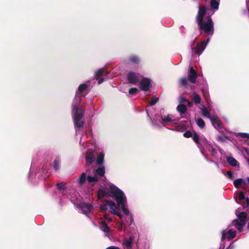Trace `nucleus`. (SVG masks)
Returning a JSON list of instances; mask_svg holds the SVG:
<instances>
[{"label": "nucleus", "instance_id": "40", "mask_svg": "<svg viewBox=\"0 0 249 249\" xmlns=\"http://www.w3.org/2000/svg\"><path fill=\"white\" fill-rule=\"evenodd\" d=\"M238 198L240 200L245 199V195L243 192H240L238 195Z\"/></svg>", "mask_w": 249, "mask_h": 249}, {"label": "nucleus", "instance_id": "38", "mask_svg": "<svg viewBox=\"0 0 249 249\" xmlns=\"http://www.w3.org/2000/svg\"><path fill=\"white\" fill-rule=\"evenodd\" d=\"M192 135H193V134L192 133V132L188 130V131H186L185 133H184L183 134V136L186 137V138H190V137H192Z\"/></svg>", "mask_w": 249, "mask_h": 249}, {"label": "nucleus", "instance_id": "2", "mask_svg": "<svg viewBox=\"0 0 249 249\" xmlns=\"http://www.w3.org/2000/svg\"><path fill=\"white\" fill-rule=\"evenodd\" d=\"M235 214L237 216V218L232 221L228 227L222 232L221 241H223L225 239L229 241L235 238L236 236L237 230L240 234L246 233H243V229L246 224V220L247 214L245 212H241L238 213L237 211L235 212Z\"/></svg>", "mask_w": 249, "mask_h": 249}, {"label": "nucleus", "instance_id": "56", "mask_svg": "<svg viewBox=\"0 0 249 249\" xmlns=\"http://www.w3.org/2000/svg\"><path fill=\"white\" fill-rule=\"evenodd\" d=\"M195 40H194L192 41V43H195Z\"/></svg>", "mask_w": 249, "mask_h": 249}, {"label": "nucleus", "instance_id": "55", "mask_svg": "<svg viewBox=\"0 0 249 249\" xmlns=\"http://www.w3.org/2000/svg\"><path fill=\"white\" fill-rule=\"evenodd\" d=\"M248 229L249 230V222L248 223Z\"/></svg>", "mask_w": 249, "mask_h": 249}, {"label": "nucleus", "instance_id": "37", "mask_svg": "<svg viewBox=\"0 0 249 249\" xmlns=\"http://www.w3.org/2000/svg\"><path fill=\"white\" fill-rule=\"evenodd\" d=\"M211 149H209V151L211 152L212 156L214 157L217 154V150L216 149L213 147L212 146L211 147Z\"/></svg>", "mask_w": 249, "mask_h": 249}, {"label": "nucleus", "instance_id": "26", "mask_svg": "<svg viewBox=\"0 0 249 249\" xmlns=\"http://www.w3.org/2000/svg\"><path fill=\"white\" fill-rule=\"evenodd\" d=\"M203 95L206 100V102L207 104H209L210 102H211L210 99V94L209 92L208 91V89H203L202 90Z\"/></svg>", "mask_w": 249, "mask_h": 249}, {"label": "nucleus", "instance_id": "24", "mask_svg": "<svg viewBox=\"0 0 249 249\" xmlns=\"http://www.w3.org/2000/svg\"><path fill=\"white\" fill-rule=\"evenodd\" d=\"M105 154L103 152H101L97 155L96 163L97 165H102L104 160Z\"/></svg>", "mask_w": 249, "mask_h": 249}, {"label": "nucleus", "instance_id": "11", "mask_svg": "<svg viewBox=\"0 0 249 249\" xmlns=\"http://www.w3.org/2000/svg\"><path fill=\"white\" fill-rule=\"evenodd\" d=\"M85 159L87 161L86 167L88 169L89 167H90V164L92 163L95 160L94 150L91 149H88L86 153Z\"/></svg>", "mask_w": 249, "mask_h": 249}, {"label": "nucleus", "instance_id": "52", "mask_svg": "<svg viewBox=\"0 0 249 249\" xmlns=\"http://www.w3.org/2000/svg\"><path fill=\"white\" fill-rule=\"evenodd\" d=\"M246 200H247L248 204H249V199L248 198H247Z\"/></svg>", "mask_w": 249, "mask_h": 249}, {"label": "nucleus", "instance_id": "3", "mask_svg": "<svg viewBox=\"0 0 249 249\" xmlns=\"http://www.w3.org/2000/svg\"><path fill=\"white\" fill-rule=\"evenodd\" d=\"M94 175H90V167L86 169L85 172H83L79 177L77 180L79 186H82L86 184L94 185L101 177H104L105 169L104 167H98L94 170Z\"/></svg>", "mask_w": 249, "mask_h": 249}, {"label": "nucleus", "instance_id": "45", "mask_svg": "<svg viewBox=\"0 0 249 249\" xmlns=\"http://www.w3.org/2000/svg\"><path fill=\"white\" fill-rule=\"evenodd\" d=\"M186 103L188 105V107H190L192 106V103L189 100H187Z\"/></svg>", "mask_w": 249, "mask_h": 249}, {"label": "nucleus", "instance_id": "54", "mask_svg": "<svg viewBox=\"0 0 249 249\" xmlns=\"http://www.w3.org/2000/svg\"><path fill=\"white\" fill-rule=\"evenodd\" d=\"M213 163H214V164H215L216 165L218 166V163H217V162H214V161H213Z\"/></svg>", "mask_w": 249, "mask_h": 249}, {"label": "nucleus", "instance_id": "32", "mask_svg": "<svg viewBox=\"0 0 249 249\" xmlns=\"http://www.w3.org/2000/svg\"><path fill=\"white\" fill-rule=\"evenodd\" d=\"M217 140L221 142H224L226 141V140H229V138L227 136L224 135H220L217 137Z\"/></svg>", "mask_w": 249, "mask_h": 249}, {"label": "nucleus", "instance_id": "28", "mask_svg": "<svg viewBox=\"0 0 249 249\" xmlns=\"http://www.w3.org/2000/svg\"><path fill=\"white\" fill-rule=\"evenodd\" d=\"M220 0H211V6L214 10H218Z\"/></svg>", "mask_w": 249, "mask_h": 249}, {"label": "nucleus", "instance_id": "17", "mask_svg": "<svg viewBox=\"0 0 249 249\" xmlns=\"http://www.w3.org/2000/svg\"><path fill=\"white\" fill-rule=\"evenodd\" d=\"M100 229L105 233L106 236L109 237L110 229L105 221L100 222Z\"/></svg>", "mask_w": 249, "mask_h": 249}, {"label": "nucleus", "instance_id": "43", "mask_svg": "<svg viewBox=\"0 0 249 249\" xmlns=\"http://www.w3.org/2000/svg\"><path fill=\"white\" fill-rule=\"evenodd\" d=\"M106 249H120V248L117 246H111L107 248Z\"/></svg>", "mask_w": 249, "mask_h": 249}, {"label": "nucleus", "instance_id": "4", "mask_svg": "<svg viewBox=\"0 0 249 249\" xmlns=\"http://www.w3.org/2000/svg\"><path fill=\"white\" fill-rule=\"evenodd\" d=\"M200 33L202 32L208 35L212 36L214 33V24L210 16L206 17L205 19L197 21Z\"/></svg>", "mask_w": 249, "mask_h": 249}, {"label": "nucleus", "instance_id": "47", "mask_svg": "<svg viewBox=\"0 0 249 249\" xmlns=\"http://www.w3.org/2000/svg\"><path fill=\"white\" fill-rule=\"evenodd\" d=\"M105 217L106 219H108V221H109L110 222L112 221V218L109 217L108 216H107V215H105Z\"/></svg>", "mask_w": 249, "mask_h": 249}, {"label": "nucleus", "instance_id": "12", "mask_svg": "<svg viewBox=\"0 0 249 249\" xmlns=\"http://www.w3.org/2000/svg\"><path fill=\"white\" fill-rule=\"evenodd\" d=\"M140 58L138 56L132 55L125 60V64L127 66L137 65L140 64Z\"/></svg>", "mask_w": 249, "mask_h": 249}, {"label": "nucleus", "instance_id": "13", "mask_svg": "<svg viewBox=\"0 0 249 249\" xmlns=\"http://www.w3.org/2000/svg\"><path fill=\"white\" fill-rule=\"evenodd\" d=\"M81 96L77 95V94L75 93V97L72 103V111L73 110H85L83 107L79 106L81 101Z\"/></svg>", "mask_w": 249, "mask_h": 249}, {"label": "nucleus", "instance_id": "6", "mask_svg": "<svg viewBox=\"0 0 249 249\" xmlns=\"http://www.w3.org/2000/svg\"><path fill=\"white\" fill-rule=\"evenodd\" d=\"M156 118L157 120L164 127L166 124H169L171 126H176L177 124L176 122L178 121L180 119L179 118L176 117L172 114H168L166 116H161L160 119H158L157 117H156Z\"/></svg>", "mask_w": 249, "mask_h": 249}, {"label": "nucleus", "instance_id": "5", "mask_svg": "<svg viewBox=\"0 0 249 249\" xmlns=\"http://www.w3.org/2000/svg\"><path fill=\"white\" fill-rule=\"evenodd\" d=\"M85 111V110H73L72 111V117L76 135L78 134L79 129L84 126V122L82 120V119L84 117Z\"/></svg>", "mask_w": 249, "mask_h": 249}, {"label": "nucleus", "instance_id": "46", "mask_svg": "<svg viewBox=\"0 0 249 249\" xmlns=\"http://www.w3.org/2000/svg\"><path fill=\"white\" fill-rule=\"evenodd\" d=\"M104 80H105V79H104V78H102L100 79L98 81V84L99 85L101 84V83H102L104 81Z\"/></svg>", "mask_w": 249, "mask_h": 249}, {"label": "nucleus", "instance_id": "18", "mask_svg": "<svg viewBox=\"0 0 249 249\" xmlns=\"http://www.w3.org/2000/svg\"><path fill=\"white\" fill-rule=\"evenodd\" d=\"M226 160L227 162L233 167L239 168V163L238 161L233 157L231 156H227L226 157Z\"/></svg>", "mask_w": 249, "mask_h": 249}, {"label": "nucleus", "instance_id": "21", "mask_svg": "<svg viewBox=\"0 0 249 249\" xmlns=\"http://www.w3.org/2000/svg\"><path fill=\"white\" fill-rule=\"evenodd\" d=\"M133 239L130 237L129 239H124L123 242V246L124 248L131 249L132 246Z\"/></svg>", "mask_w": 249, "mask_h": 249}, {"label": "nucleus", "instance_id": "36", "mask_svg": "<svg viewBox=\"0 0 249 249\" xmlns=\"http://www.w3.org/2000/svg\"><path fill=\"white\" fill-rule=\"evenodd\" d=\"M138 89L137 88H131L129 90V93L131 95H133L136 93L138 91Z\"/></svg>", "mask_w": 249, "mask_h": 249}, {"label": "nucleus", "instance_id": "39", "mask_svg": "<svg viewBox=\"0 0 249 249\" xmlns=\"http://www.w3.org/2000/svg\"><path fill=\"white\" fill-rule=\"evenodd\" d=\"M158 100H159V98H158L154 97V98H152V99L151 100V101L150 102V106H154V105H155L157 103Z\"/></svg>", "mask_w": 249, "mask_h": 249}, {"label": "nucleus", "instance_id": "30", "mask_svg": "<svg viewBox=\"0 0 249 249\" xmlns=\"http://www.w3.org/2000/svg\"><path fill=\"white\" fill-rule=\"evenodd\" d=\"M196 123L198 126L200 128H203L205 127V122L201 118H197L196 120Z\"/></svg>", "mask_w": 249, "mask_h": 249}, {"label": "nucleus", "instance_id": "33", "mask_svg": "<svg viewBox=\"0 0 249 249\" xmlns=\"http://www.w3.org/2000/svg\"><path fill=\"white\" fill-rule=\"evenodd\" d=\"M188 81L186 77H182L179 80V84L182 86H186L187 85Z\"/></svg>", "mask_w": 249, "mask_h": 249}, {"label": "nucleus", "instance_id": "19", "mask_svg": "<svg viewBox=\"0 0 249 249\" xmlns=\"http://www.w3.org/2000/svg\"><path fill=\"white\" fill-rule=\"evenodd\" d=\"M199 109H200L201 113L203 117H206L210 119L213 116L211 114L210 111L204 105H201L199 107Z\"/></svg>", "mask_w": 249, "mask_h": 249}, {"label": "nucleus", "instance_id": "53", "mask_svg": "<svg viewBox=\"0 0 249 249\" xmlns=\"http://www.w3.org/2000/svg\"><path fill=\"white\" fill-rule=\"evenodd\" d=\"M31 174V170H30V172L29 173V178H30Z\"/></svg>", "mask_w": 249, "mask_h": 249}, {"label": "nucleus", "instance_id": "48", "mask_svg": "<svg viewBox=\"0 0 249 249\" xmlns=\"http://www.w3.org/2000/svg\"><path fill=\"white\" fill-rule=\"evenodd\" d=\"M79 143H80V145H82L83 146H84V144H85V142H83L82 139V138H81V139H80V142H79Z\"/></svg>", "mask_w": 249, "mask_h": 249}, {"label": "nucleus", "instance_id": "7", "mask_svg": "<svg viewBox=\"0 0 249 249\" xmlns=\"http://www.w3.org/2000/svg\"><path fill=\"white\" fill-rule=\"evenodd\" d=\"M209 41L210 38L208 37L205 41L197 43L196 47L192 48V53L193 54H196L199 57L205 49Z\"/></svg>", "mask_w": 249, "mask_h": 249}, {"label": "nucleus", "instance_id": "42", "mask_svg": "<svg viewBox=\"0 0 249 249\" xmlns=\"http://www.w3.org/2000/svg\"><path fill=\"white\" fill-rule=\"evenodd\" d=\"M57 186L58 189L59 190H63L64 189V185L61 183H58L57 184Z\"/></svg>", "mask_w": 249, "mask_h": 249}, {"label": "nucleus", "instance_id": "35", "mask_svg": "<svg viewBox=\"0 0 249 249\" xmlns=\"http://www.w3.org/2000/svg\"><path fill=\"white\" fill-rule=\"evenodd\" d=\"M237 135L240 136L243 138H249V133L240 132L237 133Z\"/></svg>", "mask_w": 249, "mask_h": 249}, {"label": "nucleus", "instance_id": "31", "mask_svg": "<svg viewBox=\"0 0 249 249\" xmlns=\"http://www.w3.org/2000/svg\"><path fill=\"white\" fill-rule=\"evenodd\" d=\"M104 68H101L99 69L95 73V77L96 79L99 78L104 73Z\"/></svg>", "mask_w": 249, "mask_h": 249}, {"label": "nucleus", "instance_id": "44", "mask_svg": "<svg viewBox=\"0 0 249 249\" xmlns=\"http://www.w3.org/2000/svg\"><path fill=\"white\" fill-rule=\"evenodd\" d=\"M233 243L232 242L231 243V244L230 245V246L226 249H233L234 247V246L232 245V243Z\"/></svg>", "mask_w": 249, "mask_h": 249}, {"label": "nucleus", "instance_id": "49", "mask_svg": "<svg viewBox=\"0 0 249 249\" xmlns=\"http://www.w3.org/2000/svg\"><path fill=\"white\" fill-rule=\"evenodd\" d=\"M205 158L207 161L211 162H213V161L212 160H209L206 156H205Z\"/></svg>", "mask_w": 249, "mask_h": 249}, {"label": "nucleus", "instance_id": "29", "mask_svg": "<svg viewBox=\"0 0 249 249\" xmlns=\"http://www.w3.org/2000/svg\"><path fill=\"white\" fill-rule=\"evenodd\" d=\"M244 183V180L242 178L235 179L233 182V185L236 188H239Z\"/></svg>", "mask_w": 249, "mask_h": 249}, {"label": "nucleus", "instance_id": "25", "mask_svg": "<svg viewBox=\"0 0 249 249\" xmlns=\"http://www.w3.org/2000/svg\"><path fill=\"white\" fill-rule=\"evenodd\" d=\"M177 110L181 116L187 112V108L183 104H179L177 107Z\"/></svg>", "mask_w": 249, "mask_h": 249}, {"label": "nucleus", "instance_id": "23", "mask_svg": "<svg viewBox=\"0 0 249 249\" xmlns=\"http://www.w3.org/2000/svg\"><path fill=\"white\" fill-rule=\"evenodd\" d=\"M192 138L194 142L197 144L198 147L201 150V152L203 154L201 149V146L200 143V138L199 136L195 132L193 133Z\"/></svg>", "mask_w": 249, "mask_h": 249}, {"label": "nucleus", "instance_id": "1", "mask_svg": "<svg viewBox=\"0 0 249 249\" xmlns=\"http://www.w3.org/2000/svg\"><path fill=\"white\" fill-rule=\"evenodd\" d=\"M99 199L103 201V199L107 197L114 198L116 202L112 201H107V204L101 207L102 209H105L108 207L110 211L115 215L119 216L122 220L117 223V229L119 231L124 230L123 226L126 222H128L125 218L133 220L132 216L130 213L129 210L126 207V197L123 191L120 189L114 184L110 183L108 187H102L99 189L97 193Z\"/></svg>", "mask_w": 249, "mask_h": 249}, {"label": "nucleus", "instance_id": "50", "mask_svg": "<svg viewBox=\"0 0 249 249\" xmlns=\"http://www.w3.org/2000/svg\"><path fill=\"white\" fill-rule=\"evenodd\" d=\"M152 124L154 125L155 126H156V123L153 121H152Z\"/></svg>", "mask_w": 249, "mask_h": 249}, {"label": "nucleus", "instance_id": "14", "mask_svg": "<svg viewBox=\"0 0 249 249\" xmlns=\"http://www.w3.org/2000/svg\"><path fill=\"white\" fill-rule=\"evenodd\" d=\"M210 120L212 125L216 129L220 131L221 129L223 128L222 124L218 117L213 115Z\"/></svg>", "mask_w": 249, "mask_h": 249}, {"label": "nucleus", "instance_id": "9", "mask_svg": "<svg viewBox=\"0 0 249 249\" xmlns=\"http://www.w3.org/2000/svg\"><path fill=\"white\" fill-rule=\"evenodd\" d=\"M91 83L89 81H88L84 84L79 85L76 94L81 96H85L88 93V89L90 86Z\"/></svg>", "mask_w": 249, "mask_h": 249}, {"label": "nucleus", "instance_id": "10", "mask_svg": "<svg viewBox=\"0 0 249 249\" xmlns=\"http://www.w3.org/2000/svg\"><path fill=\"white\" fill-rule=\"evenodd\" d=\"M139 87L141 90L144 91L150 90L152 87L151 80L148 78H142L139 83Z\"/></svg>", "mask_w": 249, "mask_h": 249}, {"label": "nucleus", "instance_id": "41", "mask_svg": "<svg viewBox=\"0 0 249 249\" xmlns=\"http://www.w3.org/2000/svg\"><path fill=\"white\" fill-rule=\"evenodd\" d=\"M187 99H186V98L183 97H179V104H183V103H185L186 102Z\"/></svg>", "mask_w": 249, "mask_h": 249}, {"label": "nucleus", "instance_id": "22", "mask_svg": "<svg viewBox=\"0 0 249 249\" xmlns=\"http://www.w3.org/2000/svg\"><path fill=\"white\" fill-rule=\"evenodd\" d=\"M61 160L59 157H57L53 163V166L55 171H58L61 167Z\"/></svg>", "mask_w": 249, "mask_h": 249}, {"label": "nucleus", "instance_id": "34", "mask_svg": "<svg viewBox=\"0 0 249 249\" xmlns=\"http://www.w3.org/2000/svg\"><path fill=\"white\" fill-rule=\"evenodd\" d=\"M224 175L230 179L232 180L234 178L233 173L231 171H228L226 174L224 173Z\"/></svg>", "mask_w": 249, "mask_h": 249}, {"label": "nucleus", "instance_id": "51", "mask_svg": "<svg viewBox=\"0 0 249 249\" xmlns=\"http://www.w3.org/2000/svg\"><path fill=\"white\" fill-rule=\"evenodd\" d=\"M245 151H246V152H247L248 154H249L248 149L247 148H245Z\"/></svg>", "mask_w": 249, "mask_h": 249}, {"label": "nucleus", "instance_id": "20", "mask_svg": "<svg viewBox=\"0 0 249 249\" xmlns=\"http://www.w3.org/2000/svg\"><path fill=\"white\" fill-rule=\"evenodd\" d=\"M206 13V9L204 7H199V10L196 16V21L205 19L206 17H204Z\"/></svg>", "mask_w": 249, "mask_h": 249}, {"label": "nucleus", "instance_id": "8", "mask_svg": "<svg viewBox=\"0 0 249 249\" xmlns=\"http://www.w3.org/2000/svg\"><path fill=\"white\" fill-rule=\"evenodd\" d=\"M126 77L129 83L136 84L142 78V75L138 72L130 71L126 74Z\"/></svg>", "mask_w": 249, "mask_h": 249}, {"label": "nucleus", "instance_id": "16", "mask_svg": "<svg viewBox=\"0 0 249 249\" xmlns=\"http://www.w3.org/2000/svg\"><path fill=\"white\" fill-rule=\"evenodd\" d=\"M188 80L192 83H195L197 78V74L194 68L191 67L189 68L188 74Z\"/></svg>", "mask_w": 249, "mask_h": 249}, {"label": "nucleus", "instance_id": "15", "mask_svg": "<svg viewBox=\"0 0 249 249\" xmlns=\"http://www.w3.org/2000/svg\"><path fill=\"white\" fill-rule=\"evenodd\" d=\"M78 207L83 213L87 215L90 213L92 209V206L90 204L85 203L78 205Z\"/></svg>", "mask_w": 249, "mask_h": 249}, {"label": "nucleus", "instance_id": "27", "mask_svg": "<svg viewBox=\"0 0 249 249\" xmlns=\"http://www.w3.org/2000/svg\"><path fill=\"white\" fill-rule=\"evenodd\" d=\"M192 100L195 104L197 105L200 103L201 99L200 96L196 93H194L192 95Z\"/></svg>", "mask_w": 249, "mask_h": 249}]
</instances>
